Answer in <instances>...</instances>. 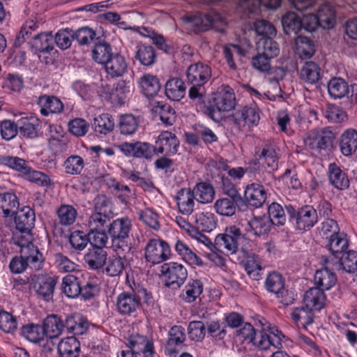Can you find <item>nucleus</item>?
<instances>
[{"mask_svg":"<svg viewBox=\"0 0 357 357\" xmlns=\"http://www.w3.org/2000/svg\"><path fill=\"white\" fill-rule=\"evenodd\" d=\"M58 279L57 276L48 274L33 275L31 276V286L38 298L48 302L53 298Z\"/></svg>","mask_w":357,"mask_h":357,"instance_id":"f8f14e48","label":"nucleus"},{"mask_svg":"<svg viewBox=\"0 0 357 357\" xmlns=\"http://www.w3.org/2000/svg\"><path fill=\"white\" fill-rule=\"evenodd\" d=\"M100 291V287L96 278L85 277L82 274L80 294L84 301L93 298Z\"/></svg>","mask_w":357,"mask_h":357,"instance_id":"864d4df0","label":"nucleus"},{"mask_svg":"<svg viewBox=\"0 0 357 357\" xmlns=\"http://www.w3.org/2000/svg\"><path fill=\"white\" fill-rule=\"evenodd\" d=\"M36 103L43 116L59 115L64 111V104L59 98L54 95L43 94L40 96Z\"/></svg>","mask_w":357,"mask_h":357,"instance_id":"f3484780","label":"nucleus"},{"mask_svg":"<svg viewBox=\"0 0 357 357\" xmlns=\"http://www.w3.org/2000/svg\"><path fill=\"white\" fill-rule=\"evenodd\" d=\"M150 38L152 43L165 54L174 56L177 52L178 47L172 41L167 40L162 34L153 32Z\"/></svg>","mask_w":357,"mask_h":357,"instance_id":"338daca9","label":"nucleus"},{"mask_svg":"<svg viewBox=\"0 0 357 357\" xmlns=\"http://www.w3.org/2000/svg\"><path fill=\"white\" fill-rule=\"evenodd\" d=\"M20 334L31 342L38 343L43 340L45 335L43 325L33 323L24 325L20 328Z\"/></svg>","mask_w":357,"mask_h":357,"instance_id":"4d7b16f0","label":"nucleus"},{"mask_svg":"<svg viewBox=\"0 0 357 357\" xmlns=\"http://www.w3.org/2000/svg\"><path fill=\"white\" fill-rule=\"evenodd\" d=\"M260 110L256 105H245L237 109L229 116L233 128L238 132L251 130L258 126L260 120Z\"/></svg>","mask_w":357,"mask_h":357,"instance_id":"1a4fd4ad","label":"nucleus"},{"mask_svg":"<svg viewBox=\"0 0 357 357\" xmlns=\"http://www.w3.org/2000/svg\"><path fill=\"white\" fill-rule=\"evenodd\" d=\"M20 205L17 195L13 192L0 194V215L13 217Z\"/></svg>","mask_w":357,"mask_h":357,"instance_id":"79ce46f5","label":"nucleus"},{"mask_svg":"<svg viewBox=\"0 0 357 357\" xmlns=\"http://www.w3.org/2000/svg\"><path fill=\"white\" fill-rule=\"evenodd\" d=\"M340 153L349 158L357 151V130L354 128H347L340 135L337 141Z\"/></svg>","mask_w":357,"mask_h":357,"instance_id":"aec40b11","label":"nucleus"},{"mask_svg":"<svg viewBox=\"0 0 357 357\" xmlns=\"http://www.w3.org/2000/svg\"><path fill=\"white\" fill-rule=\"evenodd\" d=\"M105 72L112 78L122 77L127 71L128 63L125 57L119 53H114L104 64Z\"/></svg>","mask_w":357,"mask_h":357,"instance_id":"cd10ccee","label":"nucleus"},{"mask_svg":"<svg viewBox=\"0 0 357 357\" xmlns=\"http://www.w3.org/2000/svg\"><path fill=\"white\" fill-rule=\"evenodd\" d=\"M114 54L110 44L100 40L94 44L92 58L96 63L104 65Z\"/></svg>","mask_w":357,"mask_h":357,"instance_id":"6e6d98bb","label":"nucleus"},{"mask_svg":"<svg viewBox=\"0 0 357 357\" xmlns=\"http://www.w3.org/2000/svg\"><path fill=\"white\" fill-rule=\"evenodd\" d=\"M107 252L100 248L89 249L84 256V261L88 268L92 271L102 269L105 265Z\"/></svg>","mask_w":357,"mask_h":357,"instance_id":"c85d7f7f","label":"nucleus"},{"mask_svg":"<svg viewBox=\"0 0 357 357\" xmlns=\"http://www.w3.org/2000/svg\"><path fill=\"white\" fill-rule=\"evenodd\" d=\"M81 278L82 274L78 276L73 274L64 276L61 283L62 293L70 298H78L80 294Z\"/></svg>","mask_w":357,"mask_h":357,"instance_id":"37998d69","label":"nucleus"},{"mask_svg":"<svg viewBox=\"0 0 357 357\" xmlns=\"http://www.w3.org/2000/svg\"><path fill=\"white\" fill-rule=\"evenodd\" d=\"M128 343L130 349L137 354L142 353L144 357H153L155 354L153 342L146 336L132 335L128 338Z\"/></svg>","mask_w":357,"mask_h":357,"instance_id":"5701e85b","label":"nucleus"},{"mask_svg":"<svg viewBox=\"0 0 357 357\" xmlns=\"http://www.w3.org/2000/svg\"><path fill=\"white\" fill-rule=\"evenodd\" d=\"M175 201L178 212L184 215H190L194 211L195 199L193 192L190 188H183L178 190Z\"/></svg>","mask_w":357,"mask_h":357,"instance_id":"4be33fe9","label":"nucleus"},{"mask_svg":"<svg viewBox=\"0 0 357 357\" xmlns=\"http://www.w3.org/2000/svg\"><path fill=\"white\" fill-rule=\"evenodd\" d=\"M286 213L289 222L298 234H305L310 231L318 222L317 210L312 205L305 204L294 206L285 205Z\"/></svg>","mask_w":357,"mask_h":357,"instance_id":"423d86ee","label":"nucleus"},{"mask_svg":"<svg viewBox=\"0 0 357 357\" xmlns=\"http://www.w3.org/2000/svg\"><path fill=\"white\" fill-rule=\"evenodd\" d=\"M96 133L106 135L114 128V121L111 114L104 113L96 117L92 124Z\"/></svg>","mask_w":357,"mask_h":357,"instance_id":"680f3d73","label":"nucleus"},{"mask_svg":"<svg viewBox=\"0 0 357 357\" xmlns=\"http://www.w3.org/2000/svg\"><path fill=\"white\" fill-rule=\"evenodd\" d=\"M121 255L116 252V255L107 257L106 263L102 269L107 276H119L126 268V257H121Z\"/></svg>","mask_w":357,"mask_h":357,"instance_id":"a19ab883","label":"nucleus"},{"mask_svg":"<svg viewBox=\"0 0 357 357\" xmlns=\"http://www.w3.org/2000/svg\"><path fill=\"white\" fill-rule=\"evenodd\" d=\"M138 83L142 93L148 98L155 97L161 89L158 77L149 73L143 75Z\"/></svg>","mask_w":357,"mask_h":357,"instance_id":"c9c22d12","label":"nucleus"},{"mask_svg":"<svg viewBox=\"0 0 357 357\" xmlns=\"http://www.w3.org/2000/svg\"><path fill=\"white\" fill-rule=\"evenodd\" d=\"M129 93L130 82L119 80L112 88L108 84L102 86L100 96L114 105L121 106L125 104Z\"/></svg>","mask_w":357,"mask_h":357,"instance_id":"4468645a","label":"nucleus"},{"mask_svg":"<svg viewBox=\"0 0 357 357\" xmlns=\"http://www.w3.org/2000/svg\"><path fill=\"white\" fill-rule=\"evenodd\" d=\"M314 281L316 287L323 291L331 289L337 283L336 274L328 267L316 271L314 275Z\"/></svg>","mask_w":357,"mask_h":357,"instance_id":"4c0bfd02","label":"nucleus"},{"mask_svg":"<svg viewBox=\"0 0 357 357\" xmlns=\"http://www.w3.org/2000/svg\"><path fill=\"white\" fill-rule=\"evenodd\" d=\"M337 129L333 126L315 128L307 134L304 144L314 154L328 156L337 149Z\"/></svg>","mask_w":357,"mask_h":357,"instance_id":"20e7f679","label":"nucleus"},{"mask_svg":"<svg viewBox=\"0 0 357 357\" xmlns=\"http://www.w3.org/2000/svg\"><path fill=\"white\" fill-rule=\"evenodd\" d=\"M285 284L284 276L278 271H273L268 273L265 279L264 288L268 293L275 295L283 289Z\"/></svg>","mask_w":357,"mask_h":357,"instance_id":"3c124183","label":"nucleus"},{"mask_svg":"<svg viewBox=\"0 0 357 357\" xmlns=\"http://www.w3.org/2000/svg\"><path fill=\"white\" fill-rule=\"evenodd\" d=\"M257 50L271 59L276 57L280 52L278 44L273 37L260 38L257 43Z\"/></svg>","mask_w":357,"mask_h":357,"instance_id":"052dcab7","label":"nucleus"},{"mask_svg":"<svg viewBox=\"0 0 357 357\" xmlns=\"http://www.w3.org/2000/svg\"><path fill=\"white\" fill-rule=\"evenodd\" d=\"M171 256L169 245L161 238H151L144 248V259L154 266L167 261Z\"/></svg>","mask_w":357,"mask_h":357,"instance_id":"9d476101","label":"nucleus"},{"mask_svg":"<svg viewBox=\"0 0 357 357\" xmlns=\"http://www.w3.org/2000/svg\"><path fill=\"white\" fill-rule=\"evenodd\" d=\"M135 58L146 66H151L156 62L157 54L151 45H141L137 46Z\"/></svg>","mask_w":357,"mask_h":357,"instance_id":"e2e57ef3","label":"nucleus"},{"mask_svg":"<svg viewBox=\"0 0 357 357\" xmlns=\"http://www.w3.org/2000/svg\"><path fill=\"white\" fill-rule=\"evenodd\" d=\"M160 271L165 278V285L169 288H180L188 278L186 268L178 262L172 261L163 264Z\"/></svg>","mask_w":357,"mask_h":357,"instance_id":"9b49d317","label":"nucleus"},{"mask_svg":"<svg viewBox=\"0 0 357 357\" xmlns=\"http://www.w3.org/2000/svg\"><path fill=\"white\" fill-rule=\"evenodd\" d=\"M57 351L59 357H79L80 342L75 336L63 338L57 345Z\"/></svg>","mask_w":357,"mask_h":357,"instance_id":"7c9ffc66","label":"nucleus"},{"mask_svg":"<svg viewBox=\"0 0 357 357\" xmlns=\"http://www.w3.org/2000/svg\"><path fill=\"white\" fill-rule=\"evenodd\" d=\"M195 105L209 119L218 121L222 113L233 110L236 105L234 90L228 84L219 86L205 100H197Z\"/></svg>","mask_w":357,"mask_h":357,"instance_id":"f03ea898","label":"nucleus"},{"mask_svg":"<svg viewBox=\"0 0 357 357\" xmlns=\"http://www.w3.org/2000/svg\"><path fill=\"white\" fill-rule=\"evenodd\" d=\"M191 192H193L197 201L202 204L211 203L215 197L213 185L206 181L197 183L193 189H191Z\"/></svg>","mask_w":357,"mask_h":357,"instance_id":"8fccbe9b","label":"nucleus"},{"mask_svg":"<svg viewBox=\"0 0 357 357\" xmlns=\"http://www.w3.org/2000/svg\"><path fill=\"white\" fill-rule=\"evenodd\" d=\"M283 30L286 34H297L302 29L301 17L294 12H287L282 18Z\"/></svg>","mask_w":357,"mask_h":357,"instance_id":"13d9d810","label":"nucleus"},{"mask_svg":"<svg viewBox=\"0 0 357 357\" xmlns=\"http://www.w3.org/2000/svg\"><path fill=\"white\" fill-rule=\"evenodd\" d=\"M319 26L324 29L333 28L336 23L335 10L329 3L322 4L316 14Z\"/></svg>","mask_w":357,"mask_h":357,"instance_id":"de8ad7c7","label":"nucleus"},{"mask_svg":"<svg viewBox=\"0 0 357 357\" xmlns=\"http://www.w3.org/2000/svg\"><path fill=\"white\" fill-rule=\"evenodd\" d=\"M43 326L45 335L50 339L60 336L64 328V321L57 314H50L43 320Z\"/></svg>","mask_w":357,"mask_h":357,"instance_id":"72a5a7b5","label":"nucleus"},{"mask_svg":"<svg viewBox=\"0 0 357 357\" xmlns=\"http://www.w3.org/2000/svg\"><path fill=\"white\" fill-rule=\"evenodd\" d=\"M243 252L245 255L244 259L241 262V264L244 267L245 272L251 279L257 281L261 280L262 266L259 261V256L253 252L245 251V250Z\"/></svg>","mask_w":357,"mask_h":357,"instance_id":"c756f323","label":"nucleus"},{"mask_svg":"<svg viewBox=\"0 0 357 357\" xmlns=\"http://www.w3.org/2000/svg\"><path fill=\"white\" fill-rule=\"evenodd\" d=\"M63 321L65 331L75 337L84 334L89 329L88 320L79 313L67 316Z\"/></svg>","mask_w":357,"mask_h":357,"instance_id":"b1692460","label":"nucleus"},{"mask_svg":"<svg viewBox=\"0 0 357 357\" xmlns=\"http://www.w3.org/2000/svg\"><path fill=\"white\" fill-rule=\"evenodd\" d=\"M328 178L330 184L339 190H344L349 188L350 182L348 176L337 163L328 165Z\"/></svg>","mask_w":357,"mask_h":357,"instance_id":"393cba45","label":"nucleus"},{"mask_svg":"<svg viewBox=\"0 0 357 357\" xmlns=\"http://www.w3.org/2000/svg\"><path fill=\"white\" fill-rule=\"evenodd\" d=\"M15 229L19 231H32L36 222L35 211L30 206H24L14 214Z\"/></svg>","mask_w":357,"mask_h":357,"instance_id":"a878e982","label":"nucleus"},{"mask_svg":"<svg viewBox=\"0 0 357 357\" xmlns=\"http://www.w3.org/2000/svg\"><path fill=\"white\" fill-rule=\"evenodd\" d=\"M186 91L185 82L179 77H172L165 84V95L171 100L180 101Z\"/></svg>","mask_w":357,"mask_h":357,"instance_id":"e433bc0d","label":"nucleus"},{"mask_svg":"<svg viewBox=\"0 0 357 357\" xmlns=\"http://www.w3.org/2000/svg\"><path fill=\"white\" fill-rule=\"evenodd\" d=\"M38 126L37 120L33 119L24 118L18 121V130L20 135L28 139H34L38 136Z\"/></svg>","mask_w":357,"mask_h":357,"instance_id":"774afa93","label":"nucleus"},{"mask_svg":"<svg viewBox=\"0 0 357 357\" xmlns=\"http://www.w3.org/2000/svg\"><path fill=\"white\" fill-rule=\"evenodd\" d=\"M132 221L127 217L118 218L107 225V234L112 241V247L118 254H126L132 249L130 234Z\"/></svg>","mask_w":357,"mask_h":357,"instance_id":"0eeeda50","label":"nucleus"},{"mask_svg":"<svg viewBox=\"0 0 357 357\" xmlns=\"http://www.w3.org/2000/svg\"><path fill=\"white\" fill-rule=\"evenodd\" d=\"M75 40L79 46H89L95 44L98 38L96 32L89 26H82L74 31Z\"/></svg>","mask_w":357,"mask_h":357,"instance_id":"0e129e2a","label":"nucleus"},{"mask_svg":"<svg viewBox=\"0 0 357 357\" xmlns=\"http://www.w3.org/2000/svg\"><path fill=\"white\" fill-rule=\"evenodd\" d=\"M194 229L199 231L211 232L217 227L218 219L211 212H201L195 215Z\"/></svg>","mask_w":357,"mask_h":357,"instance_id":"473e14b6","label":"nucleus"},{"mask_svg":"<svg viewBox=\"0 0 357 357\" xmlns=\"http://www.w3.org/2000/svg\"><path fill=\"white\" fill-rule=\"evenodd\" d=\"M330 96L334 99H341L349 94L348 83L341 77L331 78L327 84Z\"/></svg>","mask_w":357,"mask_h":357,"instance_id":"603ef678","label":"nucleus"},{"mask_svg":"<svg viewBox=\"0 0 357 357\" xmlns=\"http://www.w3.org/2000/svg\"><path fill=\"white\" fill-rule=\"evenodd\" d=\"M185 21L191 24L195 33H198L209 30L213 26L214 17L209 13L197 12L185 17Z\"/></svg>","mask_w":357,"mask_h":357,"instance_id":"bb28decb","label":"nucleus"},{"mask_svg":"<svg viewBox=\"0 0 357 357\" xmlns=\"http://www.w3.org/2000/svg\"><path fill=\"white\" fill-rule=\"evenodd\" d=\"M212 76L211 66L203 62L190 64L185 70V82L190 86L188 97L192 102L206 98V84Z\"/></svg>","mask_w":357,"mask_h":357,"instance_id":"39448f33","label":"nucleus"},{"mask_svg":"<svg viewBox=\"0 0 357 357\" xmlns=\"http://www.w3.org/2000/svg\"><path fill=\"white\" fill-rule=\"evenodd\" d=\"M180 142L175 134L169 131H162L155 141L156 155L165 154L173 156L178 151Z\"/></svg>","mask_w":357,"mask_h":357,"instance_id":"dca6fc26","label":"nucleus"},{"mask_svg":"<svg viewBox=\"0 0 357 357\" xmlns=\"http://www.w3.org/2000/svg\"><path fill=\"white\" fill-rule=\"evenodd\" d=\"M129 289L123 291L116 297L115 310L123 317H136L144 305H152L154 303L152 293L143 284L127 280Z\"/></svg>","mask_w":357,"mask_h":357,"instance_id":"f257e3e1","label":"nucleus"},{"mask_svg":"<svg viewBox=\"0 0 357 357\" xmlns=\"http://www.w3.org/2000/svg\"><path fill=\"white\" fill-rule=\"evenodd\" d=\"M296 52L302 59L311 58L315 53L314 41L308 37L298 36L296 39Z\"/></svg>","mask_w":357,"mask_h":357,"instance_id":"bf43d9fd","label":"nucleus"},{"mask_svg":"<svg viewBox=\"0 0 357 357\" xmlns=\"http://www.w3.org/2000/svg\"><path fill=\"white\" fill-rule=\"evenodd\" d=\"M292 320L298 325H301L303 328L311 325L314 319V310L305 304L301 307L294 308L291 314Z\"/></svg>","mask_w":357,"mask_h":357,"instance_id":"49530a36","label":"nucleus"},{"mask_svg":"<svg viewBox=\"0 0 357 357\" xmlns=\"http://www.w3.org/2000/svg\"><path fill=\"white\" fill-rule=\"evenodd\" d=\"M243 198L237 197H220L214 203V209L215 212L225 217H231L235 215L236 206L240 202H243Z\"/></svg>","mask_w":357,"mask_h":357,"instance_id":"f704fd0d","label":"nucleus"},{"mask_svg":"<svg viewBox=\"0 0 357 357\" xmlns=\"http://www.w3.org/2000/svg\"><path fill=\"white\" fill-rule=\"evenodd\" d=\"M204 289L203 282L198 279H190L179 297L186 303H191L202 294Z\"/></svg>","mask_w":357,"mask_h":357,"instance_id":"c03bdc74","label":"nucleus"},{"mask_svg":"<svg viewBox=\"0 0 357 357\" xmlns=\"http://www.w3.org/2000/svg\"><path fill=\"white\" fill-rule=\"evenodd\" d=\"M236 337L242 343H252L258 349L266 350L271 346L275 349H280L284 335L275 326L256 330L251 324L245 323L236 331Z\"/></svg>","mask_w":357,"mask_h":357,"instance_id":"7ed1b4c3","label":"nucleus"},{"mask_svg":"<svg viewBox=\"0 0 357 357\" xmlns=\"http://www.w3.org/2000/svg\"><path fill=\"white\" fill-rule=\"evenodd\" d=\"M273 225L270 218L266 215L255 216L248 222L249 230L257 236L268 234Z\"/></svg>","mask_w":357,"mask_h":357,"instance_id":"5fc2aeb1","label":"nucleus"},{"mask_svg":"<svg viewBox=\"0 0 357 357\" xmlns=\"http://www.w3.org/2000/svg\"><path fill=\"white\" fill-rule=\"evenodd\" d=\"M20 254L24 258L28 266L36 271L43 268L45 258L38 248L35 245L20 250Z\"/></svg>","mask_w":357,"mask_h":357,"instance_id":"58836bf2","label":"nucleus"},{"mask_svg":"<svg viewBox=\"0 0 357 357\" xmlns=\"http://www.w3.org/2000/svg\"><path fill=\"white\" fill-rule=\"evenodd\" d=\"M249 242V238L241 231V229L236 226L231 225L225 229L224 233L216 236L214 241V248L219 252H223L224 250L231 254L236 253L241 246L244 251L243 247Z\"/></svg>","mask_w":357,"mask_h":357,"instance_id":"6e6552de","label":"nucleus"},{"mask_svg":"<svg viewBox=\"0 0 357 357\" xmlns=\"http://www.w3.org/2000/svg\"><path fill=\"white\" fill-rule=\"evenodd\" d=\"M151 113L165 126H172L176 120L175 109L164 101H155L152 104Z\"/></svg>","mask_w":357,"mask_h":357,"instance_id":"6ab92c4d","label":"nucleus"},{"mask_svg":"<svg viewBox=\"0 0 357 357\" xmlns=\"http://www.w3.org/2000/svg\"><path fill=\"white\" fill-rule=\"evenodd\" d=\"M326 247L331 252L328 257H323L322 260L324 264L333 263L337 257L347 251L349 247L347 235L344 232L331 234L328 238Z\"/></svg>","mask_w":357,"mask_h":357,"instance_id":"2eb2a0df","label":"nucleus"},{"mask_svg":"<svg viewBox=\"0 0 357 357\" xmlns=\"http://www.w3.org/2000/svg\"><path fill=\"white\" fill-rule=\"evenodd\" d=\"M107 185L109 188L113 189L114 195L122 204H127L129 202L131 195V190L129 186L120 183L114 178H109Z\"/></svg>","mask_w":357,"mask_h":357,"instance_id":"69168bd1","label":"nucleus"},{"mask_svg":"<svg viewBox=\"0 0 357 357\" xmlns=\"http://www.w3.org/2000/svg\"><path fill=\"white\" fill-rule=\"evenodd\" d=\"M267 195L264 185L252 183L246 186L243 199L247 206L257 208L261 207L266 202Z\"/></svg>","mask_w":357,"mask_h":357,"instance_id":"a211bd4d","label":"nucleus"},{"mask_svg":"<svg viewBox=\"0 0 357 357\" xmlns=\"http://www.w3.org/2000/svg\"><path fill=\"white\" fill-rule=\"evenodd\" d=\"M177 255L190 266H203L204 263L183 241L178 239L174 245Z\"/></svg>","mask_w":357,"mask_h":357,"instance_id":"2f4dec72","label":"nucleus"},{"mask_svg":"<svg viewBox=\"0 0 357 357\" xmlns=\"http://www.w3.org/2000/svg\"><path fill=\"white\" fill-rule=\"evenodd\" d=\"M117 148L127 157L151 160L156 155L155 146L148 142L137 141L135 142H122Z\"/></svg>","mask_w":357,"mask_h":357,"instance_id":"ddd939ff","label":"nucleus"},{"mask_svg":"<svg viewBox=\"0 0 357 357\" xmlns=\"http://www.w3.org/2000/svg\"><path fill=\"white\" fill-rule=\"evenodd\" d=\"M321 77V68L315 62L306 61L301 69L300 78L307 84L318 83Z\"/></svg>","mask_w":357,"mask_h":357,"instance_id":"09e8293b","label":"nucleus"},{"mask_svg":"<svg viewBox=\"0 0 357 357\" xmlns=\"http://www.w3.org/2000/svg\"><path fill=\"white\" fill-rule=\"evenodd\" d=\"M326 296L321 289L317 287L310 288L303 296L304 303L314 310L320 311L324 307Z\"/></svg>","mask_w":357,"mask_h":357,"instance_id":"ea45409f","label":"nucleus"},{"mask_svg":"<svg viewBox=\"0 0 357 357\" xmlns=\"http://www.w3.org/2000/svg\"><path fill=\"white\" fill-rule=\"evenodd\" d=\"M35 53L50 54L54 50V36L51 31L37 33L29 42Z\"/></svg>","mask_w":357,"mask_h":357,"instance_id":"412c9836","label":"nucleus"},{"mask_svg":"<svg viewBox=\"0 0 357 357\" xmlns=\"http://www.w3.org/2000/svg\"><path fill=\"white\" fill-rule=\"evenodd\" d=\"M0 165L18 172L23 177L30 171L29 162L17 156L0 155Z\"/></svg>","mask_w":357,"mask_h":357,"instance_id":"a18cd8bd","label":"nucleus"}]
</instances>
